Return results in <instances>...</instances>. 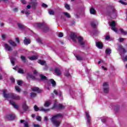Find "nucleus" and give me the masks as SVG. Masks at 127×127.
<instances>
[{"mask_svg": "<svg viewBox=\"0 0 127 127\" xmlns=\"http://www.w3.org/2000/svg\"><path fill=\"white\" fill-rule=\"evenodd\" d=\"M59 118H63V115L62 114H58L52 117L51 119V121L54 125L56 127H59L61 124V121L57 120V119H59Z\"/></svg>", "mask_w": 127, "mask_h": 127, "instance_id": "1", "label": "nucleus"}, {"mask_svg": "<svg viewBox=\"0 0 127 127\" xmlns=\"http://www.w3.org/2000/svg\"><path fill=\"white\" fill-rule=\"evenodd\" d=\"M3 95L4 98H5L6 99L10 98L13 100H20V96L16 94H14L13 93L6 94V90L5 89L3 90Z\"/></svg>", "mask_w": 127, "mask_h": 127, "instance_id": "2", "label": "nucleus"}, {"mask_svg": "<svg viewBox=\"0 0 127 127\" xmlns=\"http://www.w3.org/2000/svg\"><path fill=\"white\" fill-rule=\"evenodd\" d=\"M107 15L113 19L117 18V10H116L114 6H112L110 7L107 12Z\"/></svg>", "mask_w": 127, "mask_h": 127, "instance_id": "3", "label": "nucleus"}, {"mask_svg": "<svg viewBox=\"0 0 127 127\" xmlns=\"http://www.w3.org/2000/svg\"><path fill=\"white\" fill-rule=\"evenodd\" d=\"M34 109L35 112H38V111H40L41 112H44L45 113H47V112H49V111H50V109H45L43 107H41L40 109H39L36 105L34 106Z\"/></svg>", "mask_w": 127, "mask_h": 127, "instance_id": "4", "label": "nucleus"}, {"mask_svg": "<svg viewBox=\"0 0 127 127\" xmlns=\"http://www.w3.org/2000/svg\"><path fill=\"white\" fill-rule=\"evenodd\" d=\"M109 25L111 27L112 30H113L115 32H118V30L117 29V28H116V26H117V23H116V22L114 21L109 22Z\"/></svg>", "mask_w": 127, "mask_h": 127, "instance_id": "5", "label": "nucleus"}, {"mask_svg": "<svg viewBox=\"0 0 127 127\" xmlns=\"http://www.w3.org/2000/svg\"><path fill=\"white\" fill-rule=\"evenodd\" d=\"M103 92L105 94H108L109 93V84H108L107 82H105L103 83Z\"/></svg>", "mask_w": 127, "mask_h": 127, "instance_id": "6", "label": "nucleus"}, {"mask_svg": "<svg viewBox=\"0 0 127 127\" xmlns=\"http://www.w3.org/2000/svg\"><path fill=\"white\" fill-rule=\"evenodd\" d=\"M77 39L78 41V43L81 45V46H82L84 47V45L85 44V42H84V39L82 37L78 36L77 38Z\"/></svg>", "mask_w": 127, "mask_h": 127, "instance_id": "7", "label": "nucleus"}, {"mask_svg": "<svg viewBox=\"0 0 127 127\" xmlns=\"http://www.w3.org/2000/svg\"><path fill=\"white\" fill-rule=\"evenodd\" d=\"M30 4H31L32 7L34 8V9L36 8V6H37V4H38L36 0H31Z\"/></svg>", "mask_w": 127, "mask_h": 127, "instance_id": "8", "label": "nucleus"}, {"mask_svg": "<svg viewBox=\"0 0 127 127\" xmlns=\"http://www.w3.org/2000/svg\"><path fill=\"white\" fill-rule=\"evenodd\" d=\"M40 79L39 81H41L42 82H44L45 81H47V77L45 76L43 74H40L39 75Z\"/></svg>", "mask_w": 127, "mask_h": 127, "instance_id": "9", "label": "nucleus"}, {"mask_svg": "<svg viewBox=\"0 0 127 127\" xmlns=\"http://www.w3.org/2000/svg\"><path fill=\"white\" fill-rule=\"evenodd\" d=\"M4 47L7 51H12V48L7 44H4Z\"/></svg>", "mask_w": 127, "mask_h": 127, "instance_id": "10", "label": "nucleus"}, {"mask_svg": "<svg viewBox=\"0 0 127 127\" xmlns=\"http://www.w3.org/2000/svg\"><path fill=\"white\" fill-rule=\"evenodd\" d=\"M69 37H70V38L73 40V41H74V42H76L77 38H78V37H77V35H76V34H75V33H72L71 34Z\"/></svg>", "mask_w": 127, "mask_h": 127, "instance_id": "11", "label": "nucleus"}, {"mask_svg": "<svg viewBox=\"0 0 127 127\" xmlns=\"http://www.w3.org/2000/svg\"><path fill=\"white\" fill-rule=\"evenodd\" d=\"M8 42V43H9L10 45H11L13 47H16V46H17V44H16V43H15V42H14L11 40H9Z\"/></svg>", "mask_w": 127, "mask_h": 127, "instance_id": "12", "label": "nucleus"}, {"mask_svg": "<svg viewBox=\"0 0 127 127\" xmlns=\"http://www.w3.org/2000/svg\"><path fill=\"white\" fill-rule=\"evenodd\" d=\"M55 108L58 110H62L65 109V106L61 104L55 106Z\"/></svg>", "mask_w": 127, "mask_h": 127, "instance_id": "13", "label": "nucleus"}, {"mask_svg": "<svg viewBox=\"0 0 127 127\" xmlns=\"http://www.w3.org/2000/svg\"><path fill=\"white\" fill-rule=\"evenodd\" d=\"M55 72L57 76H60L61 75V71H60V69L58 67L55 68Z\"/></svg>", "mask_w": 127, "mask_h": 127, "instance_id": "14", "label": "nucleus"}, {"mask_svg": "<svg viewBox=\"0 0 127 127\" xmlns=\"http://www.w3.org/2000/svg\"><path fill=\"white\" fill-rule=\"evenodd\" d=\"M6 119L9 121L14 120L15 119V116L13 115H8L6 116Z\"/></svg>", "mask_w": 127, "mask_h": 127, "instance_id": "15", "label": "nucleus"}, {"mask_svg": "<svg viewBox=\"0 0 127 127\" xmlns=\"http://www.w3.org/2000/svg\"><path fill=\"white\" fill-rule=\"evenodd\" d=\"M85 115L86 117V120H87V123L90 124L91 122V117H90V115H89V113H88V112H86Z\"/></svg>", "mask_w": 127, "mask_h": 127, "instance_id": "16", "label": "nucleus"}, {"mask_svg": "<svg viewBox=\"0 0 127 127\" xmlns=\"http://www.w3.org/2000/svg\"><path fill=\"white\" fill-rule=\"evenodd\" d=\"M96 46L98 48H99V49H102V48H103V44L101 43V42H96Z\"/></svg>", "mask_w": 127, "mask_h": 127, "instance_id": "17", "label": "nucleus"}, {"mask_svg": "<svg viewBox=\"0 0 127 127\" xmlns=\"http://www.w3.org/2000/svg\"><path fill=\"white\" fill-rule=\"evenodd\" d=\"M30 39H27L26 37H25V39L24 40V43L25 45H28V44H30Z\"/></svg>", "mask_w": 127, "mask_h": 127, "instance_id": "18", "label": "nucleus"}, {"mask_svg": "<svg viewBox=\"0 0 127 127\" xmlns=\"http://www.w3.org/2000/svg\"><path fill=\"white\" fill-rule=\"evenodd\" d=\"M31 90L33 92H37V93H40L41 92V90L38 87H33L31 88Z\"/></svg>", "mask_w": 127, "mask_h": 127, "instance_id": "19", "label": "nucleus"}, {"mask_svg": "<svg viewBox=\"0 0 127 127\" xmlns=\"http://www.w3.org/2000/svg\"><path fill=\"white\" fill-rule=\"evenodd\" d=\"M9 103H10V105H12V106H13V107L15 109H18V106L17 105H16L15 102H13V101L10 100L9 101Z\"/></svg>", "mask_w": 127, "mask_h": 127, "instance_id": "20", "label": "nucleus"}, {"mask_svg": "<svg viewBox=\"0 0 127 127\" xmlns=\"http://www.w3.org/2000/svg\"><path fill=\"white\" fill-rule=\"evenodd\" d=\"M10 60L12 65L13 66H14L16 59L13 58V57H11L10 58Z\"/></svg>", "mask_w": 127, "mask_h": 127, "instance_id": "21", "label": "nucleus"}, {"mask_svg": "<svg viewBox=\"0 0 127 127\" xmlns=\"http://www.w3.org/2000/svg\"><path fill=\"white\" fill-rule=\"evenodd\" d=\"M17 25L19 29H21V30H23L25 27L23 24H20V23H18Z\"/></svg>", "mask_w": 127, "mask_h": 127, "instance_id": "22", "label": "nucleus"}, {"mask_svg": "<svg viewBox=\"0 0 127 127\" xmlns=\"http://www.w3.org/2000/svg\"><path fill=\"white\" fill-rule=\"evenodd\" d=\"M50 105H51V101L50 100L47 101L45 102L44 107H49Z\"/></svg>", "mask_w": 127, "mask_h": 127, "instance_id": "23", "label": "nucleus"}, {"mask_svg": "<svg viewBox=\"0 0 127 127\" xmlns=\"http://www.w3.org/2000/svg\"><path fill=\"white\" fill-rule=\"evenodd\" d=\"M50 82L52 84V87H56V82H55L53 79H51Z\"/></svg>", "mask_w": 127, "mask_h": 127, "instance_id": "24", "label": "nucleus"}, {"mask_svg": "<svg viewBox=\"0 0 127 127\" xmlns=\"http://www.w3.org/2000/svg\"><path fill=\"white\" fill-rule=\"evenodd\" d=\"M23 109L24 111H27L28 110V107L25 102L23 103Z\"/></svg>", "mask_w": 127, "mask_h": 127, "instance_id": "25", "label": "nucleus"}, {"mask_svg": "<svg viewBox=\"0 0 127 127\" xmlns=\"http://www.w3.org/2000/svg\"><path fill=\"white\" fill-rule=\"evenodd\" d=\"M90 13L91 14H96V10L93 7L90 8Z\"/></svg>", "mask_w": 127, "mask_h": 127, "instance_id": "26", "label": "nucleus"}, {"mask_svg": "<svg viewBox=\"0 0 127 127\" xmlns=\"http://www.w3.org/2000/svg\"><path fill=\"white\" fill-rule=\"evenodd\" d=\"M38 63H39V64H40L42 65H45V64H46V62H45V61H42L40 60H38Z\"/></svg>", "mask_w": 127, "mask_h": 127, "instance_id": "27", "label": "nucleus"}, {"mask_svg": "<svg viewBox=\"0 0 127 127\" xmlns=\"http://www.w3.org/2000/svg\"><path fill=\"white\" fill-rule=\"evenodd\" d=\"M105 52L106 54L110 55V54L112 53V50H111L110 48H107L106 49Z\"/></svg>", "mask_w": 127, "mask_h": 127, "instance_id": "28", "label": "nucleus"}, {"mask_svg": "<svg viewBox=\"0 0 127 127\" xmlns=\"http://www.w3.org/2000/svg\"><path fill=\"white\" fill-rule=\"evenodd\" d=\"M126 1H127V0H120L119 2L122 3V4H123L124 5H127V2H125Z\"/></svg>", "mask_w": 127, "mask_h": 127, "instance_id": "29", "label": "nucleus"}, {"mask_svg": "<svg viewBox=\"0 0 127 127\" xmlns=\"http://www.w3.org/2000/svg\"><path fill=\"white\" fill-rule=\"evenodd\" d=\"M18 73H19V74H24V69L21 68H18Z\"/></svg>", "mask_w": 127, "mask_h": 127, "instance_id": "30", "label": "nucleus"}, {"mask_svg": "<svg viewBox=\"0 0 127 127\" xmlns=\"http://www.w3.org/2000/svg\"><path fill=\"white\" fill-rule=\"evenodd\" d=\"M63 14H64V15H65V16H66V17H67V18H71V15H70V14H69L68 12H63Z\"/></svg>", "mask_w": 127, "mask_h": 127, "instance_id": "31", "label": "nucleus"}, {"mask_svg": "<svg viewBox=\"0 0 127 127\" xmlns=\"http://www.w3.org/2000/svg\"><path fill=\"white\" fill-rule=\"evenodd\" d=\"M30 60H36L37 57L36 56H32V57H28Z\"/></svg>", "mask_w": 127, "mask_h": 127, "instance_id": "32", "label": "nucleus"}, {"mask_svg": "<svg viewBox=\"0 0 127 127\" xmlns=\"http://www.w3.org/2000/svg\"><path fill=\"white\" fill-rule=\"evenodd\" d=\"M75 57L77 60H78L79 61L83 60V57L80 56L79 55H75Z\"/></svg>", "mask_w": 127, "mask_h": 127, "instance_id": "33", "label": "nucleus"}, {"mask_svg": "<svg viewBox=\"0 0 127 127\" xmlns=\"http://www.w3.org/2000/svg\"><path fill=\"white\" fill-rule=\"evenodd\" d=\"M49 13L51 15H54V14L55 13V12H54V10L50 9L49 10Z\"/></svg>", "mask_w": 127, "mask_h": 127, "instance_id": "34", "label": "nucleus"}, {"mask_svg": "<svg viewBox=\"0 0 127 127\" xmlns=\"http://www.w3.org/2000/svg\"><path fill=\"white\" fill-rule=\"evenodd\" d=\"M120 31L123 35H127V31L124 30L123 29H121Z\"/></svg>", "mask_w": 127, "mask_h": 127, "instance_id": "35", "label": "nucleus"}, {"mask_svg": "<svg viewBox=\"0 0 127 127\" xmlns=\"http://www.w3.org/2000/svg\"><path fill=\"white\" fill-rule=\"evenodd\" d=\"M65 76L66 77H70L71 76V74H70V73L69 72V71L66 70L65 73H64Z\"/></svg>", "mask_w": 127, "mask_h": 127, "instance_id": "36", "label": "nucleus"}, {"mask_svg": "<svg viewBox=\"0 0 127 127\" xmlns=\"http://www.w3.org/2000/svg\"><path fill=\"white\" fill-rule=\"evenodd\" d=\"M37 26L38 27H42V26H44V23H38L36 24Z\"/></svg>", "mask_w": 127, "mask_h": 127, "instance_id": "37", "label": "nucleus"}, {"mask_svg": "<svg viewBox=\"0 0 127 127\" xmlns=\"http://www.w3.org/2000/svg\"><path fill=\"white\" fill-rule=\"evenodd\" d=\"M30 96L31 98H35V97L37 96V94L35 92H31L30 93Z\"/></svg>", "mask_w": 127, "mask_h": 127, "instance_id": "38", "label": "nucleus"}, {"mask_svg": "<svg viewBox=\"0 0 127 127\" xmlns=\"http://www.w3.org/2000/svg\"><path fill=\"white\" fill-rule=\"evenodd\" d=\"M15 89L16 91L17 92H18V93H20V92L21 91V89L19 88V87L15 86Z\"/></svg>", "mask_w": 127, "mask_h": 127, "instance_id": "39", "label": "nucleus"}, {"mask_svg": "<svg viewBox=\"0 0 127 127\" xmlns=\"http://www.w3.org/2000/svg\"><path fill=\"white\" fill-rule=\"evenodd\" d=\"M49 30V28L47 26H44V31L45 32L48 31Z\"/></svg>", "mask_w": 127, "mask_h": 127, "instance_id": "40", "label": "nucleus"}, {"mask_svg": "<svg viewBox=\"0 0 127 127\" xmlns=\"http://www.w3.org/2000/svg\"><path fill=\"white\" fill-rule=\"evenodd\" d=\"M27 79H29V78H31V77L32 76V74L31 73H27Z\"/></svg>", "mask_w": 127, "mask_h": 127, "instance_id": "41", "label": "nucleus"}, {"mask_svg": "<svg viewBox=\"0 0 127 127\" xmlns=\"http://www.w3.org/2000/svg\"><path fill=\"white\" fill-rule=\"evenodd\" d=\"M65 7L66 9H67L68 10H69L70 9V5H69V4H65Z\"/></svg>", "mask_w": 127, "mask_h": 127, "instance_id": "42", "label": "nucleus"}, {"mask_svg": "<svg viewBox=\"0 0 127 127\" xmlns=\"http://www.w3.org/2000/svg\"><path fill=\"white\" fill-rule=\"evenodd\" d=\"M25 13L26 14V15H29V14H30V11L29 10H26L25 11Z\"/></svg>", "mask_w": 127, "mask_h": 127, "instance_id": "43", "label": "nucleus"}, {"mask_svg": "<svg viewBox=\"0 0 127 127\" xmlns=\"http://www.w3.org/2000/svg\"><path fill=\"white\" fill-rule=\"evenodd\" d=\"M17 84L19 86L22 85V81L21 80H17Z\"/></svg>", "mask_w": 127, "mask_h": 127, "instance_id": "44", "label": "nucleus"}, {"mask_svg": "<svg viewBox=\"0 0 127 127\" xmlns=\"http://www.w3.org/2000/svg\"><path fill=\"white\" fill-rule=\"evenodd\" d=\"M36 119L37 121H38L39 122H41V117L40 116H37Z\"/></svg>", "mask_w": 127, "mask_h": 127, "instance_id": "45", "label": "nucleus"}, {"mask_svg": "<svg viewBox=\"0 0 127 127\" xmlns=\"http://www.w3.org/2000/svg\"><path fill=\"white\" fill-rule=\"evenodd\" d=\"M118 41H119V42H123L125 41V38H120L118 39Z\"/></svg>", "mask_w": 127, "mask_h": 127, "instance_id": "46", "label": "nucleus"}, {"mask_svg": "<svg viewBox=\"0 0 127 127\" xmlns=\"http://www.w3.org/2000/svg\"><path fill=\"white\" fill-rule=\"evenodd\" d=\"M24 127H29V125L27 122L24 123Z\"/></svg>", "mask_w": 127, "mask_h": 127, "instance_id": "47", "label": "nucleus"}, {"mask_svg": "<svg viewBox=\"0 0 127 127\" xmlns=\"http://www.w3.org/2000/svg\"><path fill=\"white\" fill-rule=\"evenodd\" d=\"M21 60H22V61H25V60H26L25 57H24L23 56H21Z\"/></svg>", "mask_w": 127, "mask_h": 127, "instance_id": "48", "label": "nucleus"}, {"mask_svg": "<svg viewBox=\"0 0 127 127\" xmlns=\"http://www.w3.org/2000/svg\"><path fill=\"white\" fill-rule=\"evenodd\" d=\"M91 26H93V27L94 28H95V27H96V24H95V23L94 22H91Z\"/></svg>", "mask_w": 127, "mask_h": 127, "instance_id": "49", "label": "nucleus"}, {"mask_svg": "<svg viewBox=\"0 0 127 127\" xmlns=\"http://www.w3.org/2000/svg\"><path fill=\"white\" fill-rule=\"evenodd\" d=\"M10 80L12 83H14V82H15V79L13 77H11Z\"/></svg>", "mask_w": 127, "mask_h": 127, "instance_id": "50", "label": "nucleus"}, {"mask_svg": "<svg viewBox=\"0 0 127 127\" xmlns=\"http://www.w3.org/2000/svg\"><path fill=\"white\" fill-rule=\"evenodd\" d=\"M58 36L59 37H63V33H60Z\"/></svg>", "mask_w": 127, "mask_h": 127, "instance_id": "51", "label": "nucleus"}, {"mask_svg": "<svg viewBox=\"0 0 127 127\" xmlns=\"http://www.w3.org/2000/svg\"><path fill=\"white\" fill-rule=\"evenodd\" d=\"M42 6H43V7H48V5H47V4H45V3H43L42 4Z\"/></svg>", "mask_w": 127, "mask_h": 127, "instance_id": "52", "label": "nucleus"}, {"mask_svg": "<svg viewBox=\"0 0 127 127\" xmlns=\"http://www.w3.org/2000/svg\"><path fill=\"white\" fill-rule=\"evenodd\" d=\"M37 42H38L39 43H42L41 39H40V38H38V39H37Z\"/></svg>", "mask_w": 127, "mask_h": 127, "instance_id": "53", "label": "nucleus"}, {"mask_svg": "<svg viewBox=\"0 0 127 127\" xmlns=\"http://www.w3.org/2000/svg\"><path fill=\"white\" fill-rule=\"evenodd\" d=\"M119 109H120V106H116L115 108V110L116 111V112H117V111H118V110H119Z\"/></svg>", "mask_w": 127, "mask_h": 127, "instance_id": "54", "label": "nucleus"}, {"mask_svg": "<svg viewBox=\"0 0 127 127\" xmlns=\"http://www.w3.org/2000/svg\"><path fill=\"white\" fill-rule=\"evenodd\" d=\"M122 51H123V53H126V52H127V51L126 50V49H125L124 48H122L121 49Z\"/></svg>", "mask_w": 127, "mask_h": 127, "instance_id": "55", "label": "nucleus"}, {"mask_svg": "<svg viewBox=\"0 0 127 127\" xmlns=\"http://www.w3.org/2000/svg\"><path fill=\"white\" fill-rule=\"evenodd\" d=\"M21 1L22 3H23V4H25V3H26V1H25V0H21Z\"/></svg>", "mask_w": 127, "mask_h": 127, "instance_id": "56", "label": "nucleus"}, {"mask_svg": "<svg viewBox=\"0 0 127 127\" xmlns=\"http://www.w3.org/2000/svg\"><path fill=\"white\" fill-rule=\"evenodd\" d=\"M105 39L106 40H109V39H110V36L109 35L106 36V37H105Z\"/></svg>", "mask_w": 127, "mask_h": 127, "instance_id": "57", "label": "nucleus"}, {"mask_svg": "<svg viewBox=\"0 0 127 127\" xmlns=\"http://www.w3.org/2000/svg\"><path fill=\"white\" fill-rule=\"evenodd\" d=\"M16 42H17V43H19V39L18 38H15Z\"/></svg>", "mask_w": 127, "mask_h": 127, "instance_id": "58", "label": "nucleus"}, {"mask_svg": "<svg viewBox=\"0 0 127 127\" xmlns=\"http://www.w3.org/2000/svg\"><path fill=\"white\" fill-rule=\"evenodd\" d=\"M2 38L3 40H4L5 39V35L4 34L2 35Z\"/></svg>", "mask_w": 127, "mask_h": 127, "instance_id": "59", "label": "nucleus"}, {"mask_svg": "<svg viewBox=\"0 0 127 127\" xmlns=\"http://www.w3.org/2000/svg\"><path fill=\"white\" fill-rule=\"evenodd\" d=\"M44 121L45 122H48V118H47V117H44Z\"/></svg>", "mask_w": 127, "mask_h": 127, "instance_id": "60", "label": "nucleus"}, {"mask_svg": "<svg viewBox=\"0 0 127 127\" xmlns=\"http://www.w3.org/2000/svg\"><path fill=\"white\" fill-rule=\"evenodd\" d=\"M34 127H40V126L38 124H34Z\"/></svg>", "mask_w": 127, "mask_h": 127, "instance_id": "61", "label": "nucleus"}, {"mask_svg": "<svg viewBox=\"0 0 127 127\" xmlns=\"http://www.w3.org/2000/svg\"><path fill=\"white\" fill-rule=\"evenodd\" d=\"M27 8H28V9H30V8H31V5H27Z\"/></svg>", "mask_w": 127, "mask_h": 127, "instance_id": "62", "label": "nucleus"}, {"mask_svg": "<svg viewBox=\"0 0 127 127\" xmlns=\"http://www.w3.org/2000/svg\"><path fill=\"white\" fill-rule=\"evenodd\" d=\"M54 93L55 94V95H58V92H57V91H56V90H54Z\"/></svg>", "mask_w": 127, "mask_h": 127, "instance_id": "63", "label": "nucleus"}, {"mask_svg": "<svg viewBox=\"0 0 127 127\" xmlns=\"http://www.w3.org/2000/svg\"><path fill=\"white\" fill-rule=\"evenodd\" d=\"M124 61H127V56H126L124 59Z\"/></svg>", "mask_w": 127, "mask_h": 127, "instance_id": "64", "label": "nucleus"}]
</instances>
